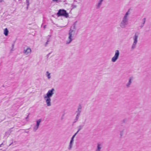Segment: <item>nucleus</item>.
Instances as JSON below:
<instances>
[{
  "label": "nucleus",
  "instance_id": "obj_17",
  "mask_svg": "<svg viewBox=\"0 0 151 151\" xmlns=\"http://www.w3.org/2000/svg\"><path fill=\"white\" fill-rule=\"evenodd\" d=\"M53 1H57L58 0H52Z\"/></svg>",
  "mask_w": 151,
  "mask_h": 151
},
{
  "label": "nucleus",
  "instance_id": "obj_8",
  "mask_svg": "<svg viewBox=\"0 0 151 151\" xmlns=\"http://www.w3.org/2000/svg\"><path fill=\"white\" fill-rule=\"evenodd\" d=\"M41 121L42 119H38L36 121V124L34 127V130L35 131H36L38 129Z\"/></svg>",
  "mask_w": 151,
  "mask_h": 151
},
{
  "label": "nucleus",
  "instance_id": "obj_14",
  "mask_svg": "<svg viewBox=\"0 0 151 151\" xmlns=\"http://www.w3.org/2000/svg\"><path fill=\"white\" fill-rule=\"evenodd\" d=\"M129 10H128V11L125 14L124 17L127 18H128V16L129 14Z\"/></svg>",
  "mask_w": 151,
  "mask_h": 151
},
{
  "label": "nucleus",
  "instance_id": "obj_6",
  "mask_svg": "<svg viewBox=\"0 0 151 151\" xmlns=\"http://www.w3.org/2000/svg\"><path fill=\"white\" fill-rule=\"evenodd\" d=\"M57 14L58 16H63L66 17H68V14L67 13L65 10L63 9L60 10Z\"/></svg>",
  "mask_w": 151,
  "mask_h": 151
},
{
  "label": "nucleus",
  "instance_id": "obj_13",
  "mask_svg": "<svg viewBox=\"0 0 151 151\" xmlns=\"http://www.w3.org/2000/svg\"><path fill=\"white\" fill-rule=\"evenodd\" d=\"M101 148V146L100 144H98L96 151H100Z\"/></svg>",
  "mask_w": 151,
  "mask_h": 151
},
{
  "label": "nucleus",
  "instance_id": "obj_3",
  "mask_svg": "<svg viewBox=\"0 0 151 151\" xmlns=\"http://www.w3.org/2000/svg\"><path fill=\"white\" fill-rule=\"evenodd\" d=\"M32 52L31 49L29 47L26 46L23 48V53L25 55L30 54Z\"/></svg>",
  "mask_w": 151,
  "mask_h": 151
},
{
  "label": "nucleus",
  "instance_id": "obj_5",
  "mask_svg": "<svg viewBox=\"0 0 151 151\" xmlns=\"http://www.w3.org/2000/svg\"><path fill=\"white\" fill-rule=\"evenodd\" d=\"M119 54V52L118 50L115 51L114 55L111 59V61L112 62H115L117 60L118 58Z\"/></svg>",
  "mask_w": 151,
  "mask_h": 151
},
{
  "label": "nucleus",
  "instance_id": "obj_7",
  "mask_svg": "<svg viewBox=\"0 0 151 151\" xmlns=\"http://www.w3.org/2000/svg\"><path fill=\"white\" fill-rule=\"evenodd\" d=\"M138 36L137 34H135L133 37L134 42L132 46V48L133 49L136 46L137 42Z\"/></svg>",
  "mask_w": 151,
  "mask_h": 151
},
{
  "label": "nucleus",
  "instance_id": "obj_10",
  "mask_svg": "<svg viewBox=\"0 0 151 151\" xmlns=\"http://www.w3.org/2000/svg\"><path fill=\"white\" fill-rule=\"evenodd\" d=\"M46 75L48 79H50L51 78V73L49 71H47L46 73Z\"/></svg>",
  "mask_w": 151,
  "mask_h": 151
},
{
  "label": "nucleus",
  "instance_id": "obj_2",
  "mask_svg": "<svg viewBox=\"0 0 151 151\" xmlns=\"http://www.w3.org/2000/svg\"><path fill=\"white\" fill-rule=\"evenodd\" d=\"M75 34L76 27L75 26H73L71 27L69 31L68 39L66 41L67 43L69 44L72 41Z\"/></svg>",
  "mask_w": 151,
  "mask_h": 151
},
{
  "label": "nucleus",
  "instance_id": "obj_11",
  "mask_svg": "<svg viewBox=\"0 0 151 151\" xmlns=\"http://www.w3.org/2000/svg\"><path fill=\"white\" fill-rule=\"evenodd\" d=\"M9 31L7 28H5L4 31V33L6 36H7L8 35Z\"/></svg>",
  "mask_w": 151,
  "mask_h": 151
},
{
  "label": "nucleus",
  "instance_id": "obj_4",
  "mask_svg": "<svg viewBox=\"0 0 151 151\" xmlns=\"http://www.w3.org/2000/svg\"><path fill=\"white\" fill-rule=\"evenodd\" d=\"M128 19L123 17V19L120 24V26L122 28H125L127 24Z\"/></svg>",
  "mask_w": 151,
  "mask_h": 151
},
{
  "label": "nucleus",
  "instance_id": "obj_1",
  "mask_svg": "<svg viewBox=\"0 0 151 151\" xmlns=\"http://www.w3.org/2000/svg\"><path fill=\"white\" fill-rule=\"evenodd\" d=\"M55 90L54 88H52L49 90L43 96V98L47 106H50L51 105V98L54 93Z\"/></svg>",
  "mask_w": 151,
  "mask_h": 151
},
{
  "label": "nucleus",
  "instance_id": "obj_16",
  "mask_svg": "<svg viewBox=\"0 0 151 151\" xmlns=\"http://www.w3.org/2000/svg\"><path fill=\"white\" fill-rule=\"evenodd\" d=\"M131 83L130 82H128L126 84V86L127 87H129L130 86L131 84Z\"/></svg>",
  "mask_w": 151,
  "mask_h": 151
},
{
  "label": "nucleus",
  "instance_id": "obj_12",
  "mask_svg": "<svg viewBox=\"0 0 151 151\" xmlns=\"http://www.w3.org/2000/svg\"><path fill=\"white\" fill-rule=\"evenodd\" d=\"M102 0H100L99 2H98L97 5V6L98 8H99L100 6H101V3H102Z\"/></svg>",
  "mask_w": 151,
  "mask_h": 151
},
{
  "label": "nucleus",
  "instance_id": "obj_15",
  "mask_svg": "<svg viewBox=\"0 0 151 151\" xmlns=\"http://www.w3.org/2000/svg\"><path fill=\"white\" fill-rule=\"evenodd\" d=\"M133 80V77H130L129 78L128 82H130L132 83V81Z\"/></svg>",
  "mask_w": 151,
  "mask_h": 151
},
{
  "label": "nucleus",
  "instance_id": "obj_9",
  "mask_svg": "<svg viewBox=\"0 0 151 151\" xmlns=\"http://www.w3.org/2000/svg\"><path fill=\"white\" fill-rule=\"evenodd\" d=\"M75 135H74L73 136V137H72V138L71 140V141L70 142L69 145L68 147V148L69 150L71 149V148L72 147L73 144V139H74V137H75Z\"/></svg>",
  "mask_w": 151,
  "mask_h": 151
}]
</instances>
